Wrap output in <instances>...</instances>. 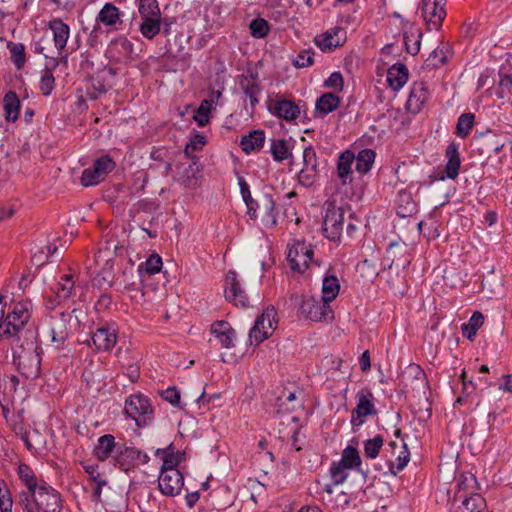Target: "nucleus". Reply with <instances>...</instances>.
Returning <instances> with one entry per match:
<instances>
[{
  "mask_svg": "<svg viewBox=\"0 0 512 512\" xmlns=\"http://www.w3.org/2000/svg\"><path fill=\"white\" fill-rule=\"evenodd\" d=\"M32 303L30 300H21L4 309L2 328H0V339L9 341L18 332L28 328V322L31 318Z\"/></svg>",
  "mask_w": 512,
  "mask_h": 512,
  "instance_id": "2",
  "label": "nucleus"
},
{
  "mask_svg": "<svg viewBox=\"0 0 512 512\" xmlns=\"http://www.w3.org/2000/svg\"><path fill=\"white\" fill-rule=\"evenodd\" d=\"M271 154L277 162H282L291 156L288 143L285 139H273L271 142Z\"/></svg>",
  "mask_w": 512,
  "mask_h": 512,
  "instance_id": "50",
  "label": "nucleus"
},
{
  "mask_svg": "<svg viewBox=\"0 0 512 512\" xmlns=\"http://www.w3.org/2000/svg\"><path fill=\"white\" fill-rule=\"evenodd\" d=\"M450 47L447 44L437 46L426 59L427 67L439 68L448 62L450 56Z\"/></svg>",
  "mask_w": 512,
  "mask_h": 512,
  "instance_id": "39",
  "label": "nucleus"
},
{
  "mask_svg": "<svg viewBox=\"0 0 512 512\" xmlns=\"http://www.w3.org/2000/svg\"><path fill=\"white\" fill-rule=\"evenodd\" d=\"M134 45L125 36H118L110 41L106 49V57L110 62L128 64L134 61Z\"/></svg>",
  "mask_w": 512,
  "mask_h": 512,
  "instance_id": "12",
  "label": "nucleus"
},
{
  "mask_svg": "<svg viewBox=\"0 0 512 512\" xmlns=\"http://www.w3.org/2000/svg\"><path fill=\"white\" fill-rule=\"evenodd\" d=\"M139 30L146 39H153L161 30V17L141 18Z\"/></svg>",
  "mask_w": 512,
  "mask_h": 512,
  "instance_id": "44",
  "label": "nucleus"
},
{
  "mask_svg": "<svg viewBox=\"0 0 512 512\" xmlns=\"http://www.w3.org/2000/svg\"><path fill=\"white\" fill-rule=\"evenodd\" d=\"M384 444V438L382 435H376L374 438L367 439L363 442L364 455L367 458L375 459Z\"/></svg>",
  "mask_w": 512,
  "mask_h": 512,
  "instance_id": "51",
  "label": "nucleus"
},
{
  "mask_svg": "<svg viewBox=\"0 0 512 512\" xmlns=\"http://www.w3.org/2000/svg\"><path fill=\"white\" fill-rule=\"evenodd\" d=\"M46 307L51 308V311L44 317V324L47 327L51 342L57 349L63 348L69 337L73 319L72 314L76 312V309L71 312L55 309L52 300L47 302Z\"/></svg>",
  "mask_w": 512,
  "mask_h": 512,
  "instance_id": "3",
  "label": "nucleus"
},
{
  "mask_svg": "<svg viewBox=\"0 0 512 512\" xmlns=\"http://www.w3.org/2000/svg\"><path fill=\"white\" fill-rule=\"evenodd\" d=\"M43 350L27 353L12 352L13 363L26 379H36L41 374Z\"/></svg>",
  "mask_w": 512,
  "mask_h": 512,
  "instance_id": "11",
  "label": "nucleus"
},
{
  "mask_svg": "<svg viewBox=\"0 0 512 512\" xmlns=\"http://www.w3.org/2000/svg\"><path fill=\"white\" fill-rule=\"evenodd\" d=\"M355 161V154L351 150H345L340 153L337 161V176L343 185L351 184L353 182L352 165Z\"/></svg>",
  "mask_w": 512,
  "mask_h": 512,
  "instance_id": "26",
  "label": "nucleus"
},
{
  "mask_svg": "<svg viewBox=\"0 0 512 512\" xmlns=\"http://www.w3.org/2000/svg\"><path fill=\"white\" fill-rule=\"evenodd\" d=\"M7 48L10 52V58L17 69L24 67L26 63L25 46L22 43H14L9 41Z\"/></svg>",
  "mask_w": 512,
  "mask_h": 512,
  "instance_id": "47",
  "label": "nucleus"
},
{
  "mask_svg": "<svg viewBox=\"0 0 512 512\" xmlns=\"http://www.w3.org/2000/svg\"><path fill=\"white\" fill-rule=\"evenodd\" d=\"M401 451L399 452L396 461L391 462L389 465L390 471L393 475H396L400 471H402L410 460V452L406 443H402Z\"/></svg>",
  "mask_w": 512,
  "mask_h": 512,
  "instance_id": "54",
  "label": "nucleus"
},
{
  "mask_svg": "<svg viewBox=\"0 0 512 512\" xmlns=\"http://www.w3.org/2000/svg\"><path fill=\"white\" fill-rule=\"evenodd\" d=\"M408 80V68L402 63L391 66L387 72V81L393 90L401 89Z\"/></svg>",
  "mask_w": 512,
  "mask_h": 512,
  "instance_id": "34",
  "label": "nucleus"
},
{
  "mask_svg": "<svg viewBox=\"0 0 512 512\" xmlns=\"http://www.w3.org/2000/svg\"><path fill=\"white\" fill-rule=\"evenodd\" d=\"M49 28L53 32V40L55 47L61 52L67 44L70 28L61 19L55 18L49 22Z\"/></svg>",
  "mask_w": 512,
  "mask_h": 512,
  "instance_id": "30",
  "label": "nucleus"
},
{
  "mask_svg": "<svg viewBox=\"0 0 512 512\" xmlns=\"http://www.w3.org/2000/svg\"><path fill=\"white\" fill-rule=\"evenodd\" d=\"M156 457H160L163 461L160 471H166L168 469H177L181 459L179 453L175 452L173 443L169 444L165 449H157L155 452Z\"/></svg>",
  "mask_w": 512,
  "mask_h": 512,
  "instance_id": "37",
  "label": "nucleus"
},
{
  "mask_svg": "<svg viewBox=\"0 0 512 512\" xmlns=\"http://www.w3.org/2000/svg\"><path fill=\"white\" fill-rule=\"evenodd\" d=\"M313 55L314 52L312 50H303L293 60V65L296 68L309 67L314 62Z\"/></svg>",
  "mask_w": 512,
  "mask_h": 512,
  "instance_id": "62",
  "label": "nucleus"
},
{
  "mask_svg": "<svg viewBox=\"0 0 512 512\" xmlns=\"http://www.w3.org/2000/svg\"><path fill=\"white\" fill-rule=\"evenodd\" d=\"M422 32L418 29L405 32L403 35L406 51L411 55H416L420 50Z\"/></svg>",
  "mask_w": 512,
  "mask_h": 512,
  "instance_id": "49",
  "label": "nucleus"
},
{
  "mask_svg": "<svg viewBox=\"0 0 512 512\" xmlns=\"http://www.w3.org/2000/svg\"><path fill=\"white\" fill-rule=\"evenodd\" d=\"M357 405L352 410L351 424L353 428H359L363 423V418L367 416H374L377 414V409L373 403V393L368 389H362L356 394Z\"/></svg>",
  "mask_w": 512,
  "mask_h": 512,
  "instance_id": "13",
  "label": "nucleus"
},
{
  "mask_svg": "<svg viewBox=\"0 0 512 512\" xmlns=\"http://www.w3.org/2000/svg\"><path fill=\"white\" fill-rule=\"evenodd\" d=\"M447 163L445 166L446 176L454 180L459 174L461 165L458 145L455 142L450 143L446 148Z\"/></svg>",
  "mask_w": 512,
  "mask_h": 512,
  "instance_id": "31",
  "label": "nucleus"
},
{
  "mask_svg": "<svg viewBox=\"0 0 512 512\" xmlns=\"http://www.w3.org/2000/svg\"><path fill=\"white\" fill-rule=\"evenodd\" d=\"M476 484V477L471 474V473H467V474H463L461 476V480L457 483V492H456V496L455 498H462L464 496H467L466 494H464V492L466 491L467 488H473V486Z\"/></svg>",
  "mask_w": 512,
  "mask_h": 512,
  "instance_id": "58",
  "label": "nucleus"
},
{
  "mask_svg": "<svg viewBox=\"0 0 512 512\" xmlns=\"http://www.w3.org/2000/svg\"><path fill=\"white\" fill-rule=\"evenodd\" d=\"M210 331L218 339L222 347L231 348L234 346L236 332L227 321H215L211 325Z\"/></svg>",
  "mask_w": 512,
  "mask_h": 512,
  "instance_id": "27",
  "label": "nucleus"
},
{
  "mask_svg": "<svg viewBox=\"0 0 512 512\" xmlns=\"http://www.w3.org/2000/svg\"><path fill=\"white\" fill-rule=\"evenodd\" d=\"M341 99L335 93L327 92L317 98L315 103V116L324 117L335 111L340 105Z\"/></svg>",
  "mask_w": 512,
  "mask_h": 512,
  "instance_id": "29",
  "label": "nucleus"
},
{
  "mask_svg": "<svg viewBox=\"0 0 512 512\" xmlns=\"http://www.w3.org/2000/svg\"><path fill=\"white\" fill-rule=\"evenodd\" d=\"M324 87L340 92L343 90L344 79L340 72H333L328 79L324 81Z\"/></svg>",
  "mask_w": 512,
  "mask_h": 512,
  "instance_id": "63",
  "label": "nucleus"
},
{
  "mask_svg": "<svg viewBox=\"0 0 512 512\" xmlns=\"http://www.w3.org/2000/svg\"><path fill=\"white\" fill-rule=\"evenodd\" d=\"M323 210L325 212L322 223L323 235L330 241H340L346 221L347 207L337 206L335 201L326 200Z\"/></svg>",
  "mask_w": 512,
  "mask_h": 512,
  "instance_id": "4",
  "label": "nucleus"
},
{
  "mask_svg": "<svg viewBox=\"0 0 512 512\" xmlns=\"http://www.w3.org/2000/svg\"><path fill=\"white\" fill-rule=\"evenodd\" d=\"M13 498L5 480L0 479V511L13 512Z\"/></svg>",
  "mask_w": 512,
  "mask_h": 512,
  "instance_id": "55",
  "label": "nucleus"
},
{
  "mask_svg": "<svg viewBox=\"0 0 512 512\" xmlns=\"http://www.w3.org/2000/svg\"><path fill=\"white\" fill-rule=\"evenodd\" d=\"M445 2L446 0H422L421 13L424 20L428 25H432L434 29H438L445 16Z\"/></svg>",
  "mask_w": 512,
  "mask_h": 512,
  "instance_id": "16",
  "label": "nucleus"
},
{
  "mask_svg": "<svg viewBox=\"0 0 512 512\" xmlns=\"http://www.w3.org/2000/svg\"><path fill=\"white\" fill-rule=\"evenodd\" d=\"M103 181L101 176H98V172H94L93 165L89 168L84 169L81 176V184L85 187L97 185Z\"/></svg>",
  "mask_w": 512,
  "mask_h": 512,
  "instance_id": "61",
  "label": "nucleus"
},
{
  "mask_svg": "<svg viewBox=\"0 0 512 512\" xmlns=\"http://www.w3.org/2000/svg\"><path fill=\"white\" fill-rule=\"evenodd\" d=\"M317 177V170H312L308 167H303L298 173V182L300 185L309 188L313 186Z\"/></svg>",
  "mask_w": 512,
  "mask_h": 512,
  "instance_id": "60",
  "label": "nucleus"
},
{
  "mask_svg": "<svg viewBox=\"0 0 512 512\" xmlns=\"http://www.w3.org/2000/svg\"><path fill=\"white\" fill-rule=\"evenodd\" d=\"M17 475L26 487V490L21 492L32 493L40 488V482H38L35 472L28 464L20 463L17 468Z\"/></svg>",
  "mask_w": 512,
  "mask_h": 512,
  "instance_id": "36",
  "label": "nucleus"
},
{
  "mask_svg": "<svg viewBox=\"0 0 512 512\" xmlns=\"http://www.w3.org/2000/svg\"><path fill=\"white\" fill-rule=\"evenodd\" d=\"M5 119L8 122H15L19 117L20 100L14 91H8L3 99Z\"/></svg>",
  "mask_w": 512,
  "mask_h": 512,
  "instance_id": "38",
  "label": "nucleus"
},
{
  "mask_svg": "<svg viewBox=\"0 0 512 512\" xmlns=\"http://www.w3.org/2000/svg\"><path fill=\"white\" fill-rule=\"evenodd\" d=\"M121 11L113 3H105L99 11L96 21L104 24L105 26H115L122 23Z\"/></svg>",
  "mask_w": 512,
  "mask_h": 512,
  "instance_id": "35",
  "label": "nucleus"
},
{
  "mask_svg": "<svg viewBox=\"0 0 512 512\" xmlns=\"http://www.w3.org/2000/svg\"><path fill=\"white\" fill-rule=\"evenodd\" d=\"M16 505L20 512H61L63 501L55 488L41 481L40 488L36 491L19 492Z\"/></svg>",
  "mask_w": 512,
  "mask_h": 512,
  "instance_id": "1",
  "label": "nucleus"
},
{
  "mask_svg": "<svg viewBox=\"0 0 512 512\" xmlns=\"http://www.w3.org/2000/svg\"><path fill=\"white\" fill-rule=\"evenodd\" d=\"M362 463L358 450L353 446H347L342 451L339 462H333L330 467V476L333 485H340L345 482L348 477L346 470L358 468Z\"/></svg>",
  "mask_w": 512,
  "mask_h": 512,
  "instance_id": "8",
  "label": "nucleus"
},
{
  "mask_svg": "<svg viewBox=\"0 0 512 512\" xmlns=\"http://www.w3.org/2000/svg\"><path fill=\"white\" fill-rule=\"evenodd\" d=\"M159 490L166 496H177L184 486L183 474L178 469L160 471L158 478Z\"/></svg>",
  "mask_w": 512,
  "mask_h": 512,
  "instance_id": "15",
  "label": "nucleus"
},
{
  "mask_svg": "<svg viewBox=\"0 0 512 512\" xmlns=\"http://www.w3.org/2000/svg\"><path fill=\"white\" fill-rule=\"evenodd\" d=\"M200 173V166L198 160H194L183 172L184 184L186 186H192L196 184L197 174Z\"/></svg>",
  "mask_w": 512,
  "mask_h": 512,
  "instance_id": "59",
  "label": "nucleus"
},
{
  "mask_svg": "<svg viewBox=\"0 0 512 512\" xmlns=\"http://www.w3.org/2000/svg\"><path fill=\"white\" fill-rule=\"evenodd\" d=\"M376 153L372 149H363L355 155V169L360 174L368 173L375 161Z\"/></svg>",
  "mask_w": 512,
  "mask_h": 512,
  "instance_id": "40",
  "label": "nucleus"
},
{
  "mask_svg": "<svg viewBox=\"0 0 512 512\" xmlns=\"http://www.w3.org/2000/svg\"><path fill=\"white\" fill-rule=\"evenodd\" d=\"M224 295L225 299L236 307L247 308L249 306V298L234 270H229L226 274Z\"/></svg>",
  "mask_w": 512,
  "mask_h": 512,
  "instance_id": "14",
  "label": "nucleus"
},
{
  "mask_svg": "<svg viewBox=\"0 0 512 512\" xmlns=\"http://www.w3.org/2000/svg\"><path fill=\"white\" fill-rule=\"evenodd\" d=\"M94 172H98V176L104 180L105 177L116 167V163L109 155H103L97 158L94 163Z\"/></svg>",
  "mask_w": 512,
  "mask_h": 512,
  "instance_id": "52",
  "label": "nucleus"
},
{
  "mask_svg": "<svg viewBox=\"0 0 512 512\" xmlns=\"http://www.w3.org/2000/svg\"><path fill=\"white\" fill-rule=\"evenodd\" d=\"M268 110L271 114L285 121H292L299 117L300 107L288 99H280L268 103Z\"/></svg>",
  "mask_w": 512,
  "mask_h": 512,
  "instance_id": "19",
  "label": "nucleus"
},
{
  "mask_svg": "<svg viewBox=\"0 0 512 512\" xmlns=\"http://www.w3.org/2000/svg\"><path fill=\"white\" fill-rule=\"evenodd\" d=\"M345 31L341 27H334L315 39L317 46L323 51H332L344 44L346 40Z\"/></svg>",
  "mask_w": 512,
  "mask_h": 512,
  "instance_id": "23",
  "label": "nucleus"
},
{
  "mask_svg": "<svg viewBox=\"0 0 512 512\" xmlns=\"http://www.w3.org/2000/svg\"><path fill=\"white\" fill-rule=\"evenodd\" d=\"M149 460L150 457L145 452L122 443L114 456L113 464L127 473L139 465L147 464Z\"/></svg>",
  "mask_w": 512,
  "mask_h": 512,
  "instance_id": "9",
  "label": "nucleus"
},
{
  "mask_svg": "<svg viewBox=\"0 0 512 512\" xmlns=\"http://www.w3.org/2000/svg\"><path fill=\"white\" fill-rule=\"evenodd\" d=\"M313 255L311 244L297 240L288 249L287 261L293 271L304 273L312 262Z\"/></svg>",
  "mask_w": 512,
  "mask_h": 512,
  "instance_id": "10",
  "label": "nucleus"
},
{
  "mask_svg": "<svg viewBox=\"0 0 512 512\" xmlns=\"http://www.w3.org/2000/svg\"><path fill=\"white\" fill-rule=\"evenodd\" d=\"M499 77L500 79L497 95L499 98H504V96L510 92L512 87V75L500 72Z\"/></svg>",
  "mask_w": 512,
  "mask_h": 512,
  "instance_id": "64",
  "label": "nucleus"
},
{
  "mask_svg": "<svg viewBox=\"0 0 512 512\" xmlns=\"http://www.w3.org/2000/svg\"><path fill=\"white\" fill-rule=\"evenodd\" d=\"M250 33L254 38H264L269 33V24L263 18H256L250 23Z\"/></svg>",
  "mask_w": 512,
  "mask_h": 512,
  "instance_id": "57",
  "label": "nucleus"
},
{
  "mask_svg": "<svg viewBox=\"0 0 512 512\" xmlns=\"http://www.w3.org/2000/svg\"><path fill=\"white\" fill-rule=\"evenodd\" d=\"M138 11L141 18L161 17L157 0H139Z\"/></svg>",
  "mask_w": 512,
  "mask_h": 512,
  "instance_id": "53",
  "label": "nucleus"
},
{
  "mask_svg": "<svg viewBox=\"0 0 512 512\" xmlns=\"http://www.w3.org/2000/svg\"><path fill=\"white\" fill-rule=\"evenodd\" d=\"M429 98V90L425 82H414L406 102V109L413 113H419Z\"/></svg>",
  "mask_w": 512,
  "mask_h": 512,
  "instance_id": "22",
  "label": "nucleus"
},
{
  "mask_svg": "<svg viewBox=\"0 0 512 512\" xmlns=\"http://www.w3.org/2000/svg\"><path fill=\"white\" fill-rule=\"evenodd\" d=\"M163 262L162 258L154 253L151 254L145 262L141 263L138 268L137 272L142 275L143 272H145L148 275H154L156 273H159L161 271Z\"/></svg>",
  "mask_w": 512,
  "mask_h": 512,
  "instance_id": "48",
  "label": "nucleus"
},
{
  "mask_svg": "<svg viewBox=\"0 0 512 512\" xmlns=\"http://www.w3.org/2000/svg\"><path fill=\"white\" fill-rule=\"evenodd\" d=\"M277 312L273 306L263 310L262 314L256 318L254 326L249 331L251 344L259 345L268 339L277 327Z\"/></svg>",
  "mask_w": 512,
  "mask_h": 512,
  "instance_id": "7",
  "label": "nucleus"
},
{
  "mask_svg": "<svg viewBox=\"0 0 512 512\" xmlns=\"http://www.w3.org/2000/svg\"><path fill=\"white\" fill-rule=\"evenodd\" d=\"M302 311L306 314L307 318L312 321L326 320L332 311L330 310L329 303L318 302L313 298L306 299L301 305Z\"/></svg>",
  "mask_w": 512,
  "mask_h": 512,
  "instance_id": "25",
  "label": "nucleus"
},
{
  "mask_svg": "<svg viewBox=\"0 0 512 512\" xmlns=\"http://www.w3.org/2000/svg\"><path fill=\"white\" fill-rule=\"evenodd\" d=\"M125 413L138 427L148 426L154 419V410L149 399L142 394L131 395L125 401Z\"/></svg>",
  "mask_w": 512,
  "mask_h": 512,
  "instance_id": "5",
  "label": "nucleus"
},
{
  "mask_svg": "<svg viewBox=\"0 0 512 512\" xmlns=\"http://www.w3.org/2000/svg\"><path fill=\"white\" fill-rule=\"evenodd\" d=\"M387 258L391 260L389 267L405 269L409 266L411 258L408 254V245L399 240L391 241L387 247Z\"/></svg>",
  "mask_w": 512,
  "mask_h": 512,
  "instance_id": "20",
  "label": "nucleus"
},
{
  "mask_svg": "<svg viewBox=\"0 0 512 512\" xmlns=\"http://www.w3.org/2000/svg\"><path fill=\"white\" fill-rule=\"evenodd\" d=\"M247 214L253 220L261 214V220L266 227L274 228L277 226L276 202L269 193H264L254 201H250Z\"/></svg>",
  "mask_w": 512,
  "mask_h": 512,
  "instance_id": "6",
  "label": "nucleus"
},
{
  "mask_svg": "<svg viewBox=\"0 0 512 512\" xmlns=\"http://www.w3.org/2000/svg\"><path fill=\"white\" fill-rule=\"evenodd\" d=\"M479 138L482 140L483 144H489L493 142L492 152L495 154L500 153V151L504 148L505 142L501 140L500 135L493 132L490 129H487L485 132H481L479 134Z\"/></svg>",
  "mask_w": 512,
  "mask_h": 512,
  "instance_id": "56",
  "label": "nucleus"
},
{
  "mask_svg": "<svg viewBox=\"0 0 512 512\" xmlns=\"http://www.w3.org/2000/svg\"><path fill=\"white\" fill-rule=\"evenodd\" d=\"M474 120L475 115L471 112L461 114L457 120L455 134L462 139L466 138L474 126Z\"/></svg>",
  "mask_w": 512,
  "mask_h": 512,
  "instance_id": "46",
  "label": "nucleus"
},
{
  "mask_svg": "<svg viewBox=\"0 0 512 512\" xmlns=\"http://www.w3.org/2000/svg\"><path fill=\"white\" fill-rule=\"evenodd\" d=\"M142 275L135 272L133 265L122 272L120 282L123 284L124 289L129 291L139 290Z\"/></svg>",
  "mask_w": 512,
  "mask_h": 512,
  "instance_id": "45",
  "label": "nucleus"
},
{
  "mask_svg": "<svg viewBox=\"0 0 512 512\" xmlns=\"http://www.w3.org/2000/svg\"><path fill=\"white\" fill-rule=\"evenodd\" d=\"M74 290L75 281L73 280V276L65 274L61 276L60 280L56 284V298L59 300H67L72 296Z\"/></svg>",
  "mask_w": 512,
  "mask_h": 512,
  "instance_id": "41",
  "label": "nucleus"
},
{
  "mask_svg": "<svg viewBox=\"0 0 512 512\" xmlns=\"http://www.w3.org/2000/svg\"><path fill=\"white\" fill-rule=\"evenodd\" d=\"M9 341H12L14 345L13 352L16 353H31L42 350L37 342V331L31 327L21 330Z\"/></svg>",
  "mask_w": 512,
  "mask_h": 512,
  "instance_id": "18",
  "label": "nucleus"
},
{
  "mask_svg": "<svg viewBox=\"0 0 512 512\" xmlns=\"http://www.w3.org/2000/svg\"><path fill=\"white\" fill-rule=\"evenodd\" d=\"M239 85L247 97L259 95L261 92L257 73L249 72L247 75H242Z\"/></svg>",
  "mask_w": 512,
  "mask_h": 512,
  "instance_id": "43",
  "label": "nucleus"
},
{
  "mask_svg": "<svg viewBox=\"0 0 512 512\" xmlns=\"http://www.w3.org/2000/svg\"><path fill=\"white\" fill-rule=\"evenodd\" d=\"M122 443L116 442L112 434H105L98 438L97 444L93 449V455L101 462L112 459L117 454L118 448Z\"/></svg>",
  "mask_w": 512,
  "mask_h": 512,
  "instance_id": "21",
  "label": "nucleus"
},
{
  "mask_svg": "<svg viewBox=\"0 0 512 512\" xmlns=\"http://www.w3.org/2000/svg\"><path fill=\"white\" fill-rule=\"evenodd\" d=\"M483 323V314L479 311H475L470 317L469 321L461 325L463 336L469 340H473L476 336L477 330L483 325Z\"/></svg>",
  "mask_w": 512,
  "mask_h": 512,
  "instance_id": "42",
  "label": "nucleus"
},
{
  "mask_svg": "<svg viewBox=\"0 0 512 512\" xmlns=\"http://www.w3.org/2000/svg\"><path fill=\"white\" fill-rule=\"evenodd\" d=\"M340 282L334 268L329 267L322 282V300L325 303L332 302L339 294Z\"/></svg>",
  "mask_w": 512,
  "mask_h": 512,
  "instance_id": "28",
  "label": "nucleus"
},
{
  "mask_svg": "<svg viewBox=\"0 0 512 512\" xmlns=\"http://www.w3.org/2000/svg\"><path fill=\"white\" fill-rule=\"evenodd\" d=\"M265 143V133L263 130H253L247 135L242 136L240 141L241 149L244 153L250 154L253 151L260 150Z\"/></svg>",
  "mask_w": 512,
  "mask_h": 512,
  "instance_id": "33",
  "label": "nucleus"
},
{
  "mask_svg": "<svg viewBox=\"0 0 512 512\" xmlns=\"http://www.w3.org/2000/svg\"><path fill=\"white\" fill-rule=\"evenodd\" d=\"M116 329L102 326L92 332L91 338L86 341L87 345L95 347L97 351H110L117 343Z\"/></svg>",
  "mask_w": 512,
  "mask_h": 512,
  "instance_id": "17",
  "label": "nucleus"
},
{
  "mask_svg": "<svg viewBox=\"0 0 512 512\" xmlns=\"http://www.w3.org/2000/svg\"><path fill=\"white\" fill-rule=\"evenodd\" d=\"M455 512H488L485 499L478 493L464 496Z\"/></svg>",
  "mask_w": 512,
  "mask_h": 512,
  "instance_id": "32",
  "label": "nucleus"
},
{
  "mask_svg": "<svg viewBox=\"0 0 512 512\" xmlns=\"http://www.w3.org/2000/svg\"><path fill=\"white\" fill-rule=\"evenodd\" d=\"M45 68L41 71L39 89L44 96H49L55 87V77L53 71L59 65V59L45 55Z\"/></svg>",
  "mask_w": 512,
  "mask_h": 512,
  "instance_id": "24",
  "label": "nucleus"
}]
</instances>
